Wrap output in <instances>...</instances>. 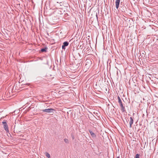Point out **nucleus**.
I'll return each mask as SVG.
<instances>
[{
	"instance_id": "f257e3e1",
	"label": "nucleus",
	"mask_w": 158,
	"mask_h": 158,
	"mask_svg": "<svg viewBox=\"0 0 158 158\" xmlns=\"http://www.w3.org/2000/svg\"><path fill=\"white\" fill-rule=\"evenodd\" d=\"M118 102L121 107V110L123 112L125 110V107L123 106L121 99L119 96L118 97Z\"/></svg>"
},
{
	"instance_id": "f03ea898",
	"label": "nucleus",
	"mask_w": 158,
	"mask_h": 158,
	"mask_svg": "<svg viewBox=\"0 0 158 158\" xmlns=\"http://www.w3.org/2000/svg\"><path fill=\"white\" fill-rule=\"evenodd\" d=\"M3 121L2 122V123L3 125V127L4 128L5 130L6 131V132H8L9 131L8 128V126L7 125V124L6 123V121Z\"/></svg>"
},
{
	"instance_id": "7ed1b4c3",
	"label": "nucleus",
	"mask_w": 158,
	"mask_h": 158,
	"mask_svg": "<svg viewBox=\"0 0 158 158\" xmlns=\"http://www.w3.org/2000/svg\"><path fill=\"white\" fill-rule=\"evenodd\" d=\"M80 60L78 61V63H77V64H76L75 63L73 64V66L74 68L73 69L74 70H76L80 66Z\"/></svg>"
},
{
	"instance_id": "20e7f679",
	"label": "nucleus",
	"mask_w": 158,
	"mask_h": 158,
	"mask_svg": "<svg viewBox=\"0 0 158 158\" xmlns=\"http://www.w3.org/2000/svg\"><path fill=\"white\" fill-rule=\"evenodd\" d=\"M43 112H46L48 113H50L51 112H53V111H55V110L52 108H49L47 109H45L42 110Z\"/></svg>"
},
{
	"instance_id": "39448f33",
	"label": "nucleus",
	"mask_w": 158,
	"mask_h": 158,
	"mask_svg": "<svg viewBox=\"0 0 158 158\" xmlns=\"http://www.w3.org/2000/svg\"><path fill=\"white\" fill-rule=\"evenodd\" d=\"M69 44V43L67 41L64 42L62 46V48L63 49H65V47L68 46Z\"/></svg>"
},
{
	"instance_id": "423d86ee",
	"label": "nucleus",
	"mask_w": 158,
	"mask_h": 158,
	"mask_svg": "<svg viewBox=\"0 0 158 158\" xmlns=\"http://www.w3.org/2000/svg\"><path fill=\"white\" fill-rule=\"evenodd\" d=\"M120 0H116L115 1V6L116 9H118L120 2Z\"/></svg>"
},
{
	"instance_id": "0eeeda50",
	"label": "nucleus",
	"mask_w": 158,
	"mask_h": 158,
	"mask_svg": "<svg viewBox=\"0 0 158 158\" xmlns=\"http://www.w3.org/2000/svg\"><path fill=\"white\" fill-rule=\"evenodd\" d=\"M130 121L129 124H130V127L131 128L132 127V125L133 124V119L132 118V117H131L130 118Z\"/></svg>"
},
{
	"instance_id": "6e6552de",
	"label": "nucleus",
	"mask_w": 158,
	"mask_h": 158,
	"mask_svg": "<svg viewBox=\"0 0 158 158\" xmlns=\"http://www.w3.org/2000/svg\"><path fill=\"white\" fill-rule=\"evenodd\" d=\"M89 131L90 135L93 137L94 138L96 137L95 134L91 130H89Z\"/></svg>"
},
{
	"instance_id": "1a4fd4ad",
	"label": "nucleus",
	"mask_w": 158,
	"mask_h": 158,
	"mask_svg": "<svg viewBox=\"0 0 158 158\" xmlns=\"http://www.w3.org/2000/svg\"><path fill=\"white\" fill-rule=\"evenodd\" d=\"M47 49V48L46 47L42 48L41 50V51L42 52H46L47 51L46 50Z\"/></svg>"
},
{
	"instance_id": "9d476101",
	"label": "nucleus",
	"mask_w": 158,
	"mask_h": 158,
	"mask_svg": "<svg viewBox=\"0 0 158 158\" xmlns=\"http://www.w3.org/2000/svg\"><path fill=\"white\" fill-rule=\"evenodd\" d=\"M46 156L48 158H50V155L48 152H46Z\"/></svg>"
},
{
	"instance_id": "9b49d317",
	"label": "nucleus",
	"mask_w": 158,
	"mask_h": 158,
	"mask_svg": "<svg viewBox=\"0 0 158 158\" xmlns=\"http://www.w3.org/2000/svg\"><path fill=\"white\" fill-rule=\"evenodd\" d=\"M126 10V8L125 6H124L122 8V11H125Z\"/></svg>"
},
{
	"instance_id": "f8f14e48",
	"label": "nucleus",
	"mask_w": 158,
	"mask_h": 158,
	"mask_svg": "<svg viewBox=\"0 0 158 158\" xmlns=\"http://www.w3.org/2000/svg\"><path fill=\"white\" fill-rule=\"evenodd\" d=\"M140 154H137L136 155L135 158H139Z\"/></svg>"
},
{
	"instance_id": "ddd939ff",
	"label": "nucleus",
	"mask_w": 158,
	"mask_h": 158,
	"mask_svg": "<svg viewBox=\"0 0 158 158\" xmlns=\"http://www.w3.org/2000/svg\"><path fill=\"white\" fill-rule=\"evenodd\" d=\"M64 141L66 143H69V140L68 139H64Z\"/></svg>"
},
{
	"instance_id": "4468645a",
	"label": "nucleus",
	"mask_w": 158,
	"mask_h": 158,
	"mask_svg": "<svg viewBox=\"0 0 158 158\" xmlns=\"http://www.w3.org/2000/svg\"><path fill=\"white\" fill-rule=\"evenodd\" d=\"M77 55H78L79 56H80V53L78 52L77 53Z\"/></svg>"
},
{
	"instance_id": "2eb2a0df",
	"label": "nucleus",
	"mask_w": 158,
	"mask_h": 158,
	"mask_svg": "<svg viewBox=\"0 0 158 158\" xmlns=\"http://www.w3.org/2000/svg\"><path fill=\"white\" fill-rule=\"evenodd\" d=\"M122 2H121V4H120L121 5H122Z\"/></svg>"
},
{
	"instance_id": "dca6fc26",
	"label": "nucleus",
	"mask_w": 158,
	"mask_h": 158,
	"mask_svg": "<svg viewBox=\"0 0 158 158\" xmlns=\"http://www.w3.org/2000/svg\"><path fill=\"white\" fill-rule=\"evenodd\" d=\"M96 16H97V18H98V16H97V15H96Z\"/></svg>"
}]
</instances>
